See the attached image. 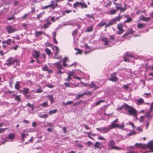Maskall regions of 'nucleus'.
Returning <instances> with one entry per match:
<instances>
[{
  "label": "nucleus",
  "mask_w": 153,
  "mask_h": 153,
  "mask_svg": "<svg viewBox=\"0 0 153 153\" xmlns=\"http://www.w3.org/2000/svg\"><path fill=\"white\" fill-rule=\"evenodd\" d=\"M125 110H128V112L130 115H133L136 119H137V111L133 107L129 105H125Z\"/></svg>",
  "instance_id": "obj_1"
},
{
  "label": "nucleus",
  "mask_w": 153,
  "mask_h": 153,
  "mask_svg": "<svg viewBox=\"0 0 153 153\" xmlns=\"http://www.w3.org/2000/svg\"><path fill=\"white\" fill-rule=\"evenodd\" d=\"M115 142L114 140L113 139H111L108 143V150H121L123 149L119 147L115 146Z\"/></svg>",
  "instance_id": "obj_2"
},
{
  "label": "nucleus",
  "mask_w": 153,
  "mask_h": 153,
  "mask_svg": "<svg viewBox=\"0 0 153 153\" xmlns=\"http://www.w3.org/2000/svg\"><path fill=\"white\" fill-rule=\"evenodd\" d=\"M80 6L81 9L87 8L88 7L87 5L84 2L76 1L73 4V7L74 8H76Z\"/></svg>",
  "instance_id": "obj_3"
},
{
  "label": "nucleus",
  "mask_w": 153,
  "mask_h": 153,
  "mask_svg": "<svg viewBox=\"0 0 153 153\" xmlns=\"http://www.w3.org/2000/svg\"><path fill=\"white\" fill-rule=\"evenodd\" d=\"M121 17L120 16H119L113 19H112L110 20V22L108 24H106V23L105 28L106 29L108 27H109L110 26L112 25L116 22L120 20L121 19Z\"/></svg>",
  "instance_id": "obj_4"
},
{
  "label": "nucleus",
  "mask_w": 153,
  "mask_h": 153,
  "mask_svg": "<svg viewBox=\"0 0 153 153\" xmlns=\"http://www.w3.org/2000/svg\"><path fill=\"white\" fill-rule=\"evenodd\" d=\"M7 62L5 63L6 65L10 66L11 65H13L14 63H17L18 62V60L16 59H14L12 57L9 58L7 60Z\"/></svg>",
  "instance_id": "obj_5"
},
{
  "label": "nucleus",
  "mask_w": 153,
  "mask_h": 153,
  "mask_svg": "<svg viewBox=\"0 0 153 153\" xmlns=\"http://www.w3.org/2000/svg\"><path fill=\"white\" fill-rule=\"evenodd\" d=\"M123 26L122 23L118 24L117 25V28L118 31L117 32L118 34H121L125 31L123 29Z\"/></svg>",
  "instance_id": "obj_6"
},
{
  "label": "nucleus",
  "mask_w": 153,
  "mask_h": 153,
  "mask_svg": "<svg viewBox=\"0 0 153 153\" xmlns=\"http://www.w3.org/2000/svg\"><path fill=\"white\" fill-rule=\"evenodd\" d=\"M7 32L9 33H13L17 30L13 27L11 25H8L6 27Z\"/></svg>",
  "instance_id": "obj_7"
},
{
  "label": "nucleus",
  "mask_w": 153,
  "mask_h": 153,
  "mask_svg": "<svg viewBox=\"0 0 153 153\" xmlns=\"http://www.w3.org/2000/svg\"><path fill=\"white\" fill-rule=\"evenodd\" d=\"M117 75V73L114 72L111 75V77L109 78V80L110 81H112L113 82H115L117 81V78L116 76Z\"/></svg>",
  "instance_id": "obj_8"
},
{
  "label": "nucleus",
  "mask_w": 153,
  "mask_h": 153,
  "mask_svg": "<svg viewBox=\"0 0 153 153\" xmlns=\"http://www.w3.org/2000/svg\"><path fill=\"white\" fill-rule=\"evenodd\" d=\"M134 31L131 28H129L127 30L126 32L122 36V38L126 37L127 36L133 33Z\"/></svg>",
  "instance_id": "obj_9"
},
{
  "label": "nucleus",
  "mask_w": 153,
  "mask_h": 153,
  "mask_svg": "<svg viewBox=\"0 0 153 153\" xmlns=\"http://www.w3.org/2000/svg\"><path fill=\"white\" fill-rule=\"evenodd\" d=\"M103 145L102 143H100L99 142H97L94 144V146L95 149H100L102 147Z\"/></svg>",
  "instance_id": "obj_10"
},
{
  "label": "nucleus",
  "mask_w": 153,
  "mask_h": 153,
  "mask_svg": "<svg viewBox=\"0 0 153 153\" xmlns=\"http://www.w3.org/2000/svg\"><path fill=\"white\" fill-rule=\"evenodd\" d=\"M53 0H52L51 2V4H49L50 7H51L53 9H54L56 7H57L58 5L57 3L55 2Z\"/></svg>",
  "instance_id": "obj_11"
},
{
  "label": "nucleus",
  "mask_w": 153,
  "mask_h": 153,
  "mask_svg": "<svg viewBox=\"0 0 153 153\" xmlns=\"http://www.w3.org/2000/svg\"><path fill=\"white\" fill-rule=\"evenodd\" d=\"M137 104L138 105H140L142 104H147L149 105L148 103H145L144 100L142 98H140L137 100Z\"/></svg>",
  "instance_id": "obj_12"
},
{
  "label": "nucleus",
  "mask_w": 153,
  "mask_h": 153,
  "mask_svg": "<svg viewBox=\"0 0 153 153\" xmlns=\"http://www.w3.org/2000/svg\"><path fill=\"white\" fill-rule=\"evenodd\" d=\"M40 53L39 52L36 50L33 53V57L36 59H38Z\"/></svg>",
  "instance_id": "obj_13"
},
{
  "label": "nucleus",
  "mask_w": 153,
  "mask_h": 153,
  "mask_svg": "<svg viewBox=\"0 0 153 153\" xmlns=\"http://www.w3.org/2000/svg\"><path fill=\"white\" fill-rule=\"evenodd\" d=\"M118 126V124L112 122L111 124L108 126V129L110 130L112 129L117 127Z\"/></svg>",
  "instance_id": "obj_14"
},
{
  "label": "nucleus",
  "mask_w": 153,
  "mask_h": 153,
  "mask_svg": "<svg viewBox=\"0 0 153 153\" xmlns=\"http://www.w3.org/2000/svg\"><path fill=\"white\" fill-rule=\"evenodd\" d=\"M147 147L149 149L153 152V141H150L148 144Z\"/></svg>",
  "instance_id": "obj_15"
},
{
  "label": "nucleus",
  "mask_w": 153,
  "mask_h": 153,
  "mask_svg": "<svg viewBox=\"0 0 153 153\" xmlns=\"http://www.w3.org/2000/svg\"><path fill=\"white\" fill-rule=\"evenodd\" d=\"M151 112L149 111H147L146 113L144 116L145 117H146L148 120H149V119H151L152 117L151 115L150 114V113Z\"/></svg>",
  "instance_id": "obj_16"
},
{
  "label": "nucleus",
  "mask_w": 153,
  "mask_h": 153,
  "mask_svg": "<svg viewBox=\"0 0 153 153\" xmlns=\"http://www.w3.org/2000/svg\"><path fill=\"white\" fill-rule=\"evenodd\" d=\"M68 60V58L67 57H65L62 60V65L64 67H68V65L66 64V62Z\"/></svg>",
  "instance_id": "obj_17"
},
{
  "label": "nucleus",
  "mask_w": 153,
  "mask_h": 153,
  "mask_svg": "<svg viewBox=\"0 0 153 153\" xmlns=\"http://www.w3.org/2000/svg\"><path fill=\"white\" fill-rule=\"evenodd\" d=\"M101 41L104 42V45H108V42L109 41L106 37H105L102 38Z\"/></svg>",
  "instance_id": "obj_18"
},
{
  "label": "nucleus",
  "mask_w": 153,
  "mask_h": 153,
  "mask_svg": "<svg viewBox=\"0 0 153 153\" xmlns=\"http://www.w3.org/2000/svg\"><path fill=\"white\" fill-rule=\"evenodd\" d=\"M43 34L44 35H45V33L43 32L42 31H36L35 32V36L36 37H38L40 36L42 34Z\"/></svg>",
  "instance_id": "obj_19"
},
{
  "label": "nucleus",
  "mask_w": 153,
  "mask_h": 153,
  "mask_svg": "<svg viewBox=\"0 0 153 153\" xmlns=\"http://www.w3.org/2000/svg\"><path fill=\"white\" fill-rule=\"evenodd\" d=\"M89 86L91 88H94L95 90L98 88L97 87L93 82H91L89 85Z\"/></svg>",
  "instance_id": "obj_20"
},
{
  "label": "nucleus",
  "mask_w": 153,
  "mask_h": 153,
  "mask_svg": "<svg viewBox=\"0 0 153 153\" xmlns=\"http://www.w3.org/2000/svg\"><path fill=\"white\" fill-rule=\"evenodd\" d=\"M125 55L127 57H128L130 58H132L134 57V56L132 53L128 52H126Z\"/></svg>",
  "instance_id": "obj_21"
},
{
  "label": "nucleus",
  "mask_w": 153,
  "mask_h": 153,
  "mask_svg": "<svg viewBox=\"0 0 153 153\" xmlns=\"http://www.w3.org/2000/svg\"><path fill=\"white\" fill-rule=\"evenodd\" d=\"M117 12V10L111 8L109 11V14L113 15L115 14Z\"/></svg>",
  "instance_id": "obj_22"
},
{
  "label": "nucleus",
  "mask_w": 153,
  "mask_h": 153,
  "mask_svg": "<svg viewBox=\"0 0 153 153\" xmlns=\"http://www.w3.org/2000/svg\"><path fill=\"white\" fill-rule=\"evenodd\" d=\"M55 64L59 70H61L62 68V66L61 65L60 62H56L55 63Z\"/></svg>",
  "instance_id": "obj_23"
},
{
  "label": "nucleus",
  "mask_w": 153,
  "mask_h": 153,
  "mask_svg": "<svg viewBox=\"0 0 153 153\" xmlns=\"http://www.w3.org/2000/svg\"><path fill=\"white\" fill-rule=\"evenodd\" d=\"M48 22L46 24L44 25L43 28L44 29L48 28L51 24V22L48 21Z\"/></svg>",
  "instance_id": "obj_24"
},
{
  "label": "nucleus",
  "mask_w": 153,
  "mask_h": 153,
  "mask_svg": "<svg viewBox=\"0 0 153 153\" xmlns=\"http://www.w3.org/2000/svg\"><path fill=\"white\" fill-rule=\"evenodd\" d=\"M29 89L27 88H24L23 89L22 92L24 94H27L29 92Z\"/></svg>",
  "instance_id": "obj_25"
},
{
  "label": "nucleus",
  "mask_w": 153,
  "mask_h": 153,
  "mask_svg": "<svg viewBox=\"0 0 153 153\" xmlns=\"http://www.w3.org/2000/svg\"><path fill=\"white\" fill-rule=\"evenodd\" d=\"M151 94L150 93H145L143 95V96L145 97L146 98H149L151 96Z\"/></svg>",
  "instance_id": "obj_26"
},
{
  "label": "nucleus",
  "mask_w": 153,
  "mask_h": 153,
  "mask_svg": "<svg viewBox=\"0 0 153 153\" xmlns=\"http://www.w3.org/2000/svg\"><path fill=\"white\" fill-rule=\"evenodd\" d=\"M45 51L46 53L49 56H50L51 54V52L50 50L47 48L45 49Z\"/></svg>",
  "instance_id": "obj_27"
},
{
  "label": "nucleus",
  "mask_w": 153,
  "mask_h": 153,
  "mask_svg": "<svg viewBox=\"0 0 153 153\" xmlns=\"http://www.w3.org/2000/svg\"><path fill=\"white\" fill-rule=\"evenodd\" d=\"M14 96H15L16 97L15 98V100L18 102H20L21 100V98L20 97V95H17L16 94H14Z\"/></svg>",
  "instance_id": "obj_28"
},
{
  "label": "nucleus",
  "mask_w": 153,
  "mask_h": 153,
  "mask_svg": "<svg viewBox=\"0 0 153 153\" xmlns=\"http://www.w3.org/2000/svg\"><path fill=\"white\" fill-rule=\"evenodd\" d=\"M20 87V85H19V82L18 81L16 82L15 85V89L17 90H18L19 88Z\"/></svg>",
  "instance_id": "obj_29"
},
{
  "label": "nucleus",
  "mask_w": 153,
  "mask_h": 153,
  "mask_svg": "<svg viewBox=\"0 0 153 153\" xmlns=\"http://www.w3.org/2000/svg\"><path fill=\"white\" fill-rule=\"evenodd\" d=\"M15 135L13 133H11L9 134L8 136V138L10 139H12L15 138Z\"/></svg>",
  "instance_id": "obj_30"
},
{
  "label": "nucleus",
  "mask_w": 153,
  "mask_h": 153,
  "mask_svg": "<svg viewBox=\"0 0 153 153\" xmlns=\"http://www.w3.org/2000/svg\"><path fill=\"white\" fill-rule=\"evenodd\" d=\"M26 106L28 107H30L31 108V110L33 111L34 109V106L33 105H31L30 103H27L26 105Z\"/></svg>",
  "instance_id": "obj_31"
},
{
  "label": "nucleus",
  "mask_w": 153,
  "mask_h": 153,
  "mask_svg": "<svg viewBox=\"0 0 153 153\" xmlns=\"http://www.w3.org/2000/svg\"><path fill=\"white\" fill-rule=\"evenodd\" d=\"M145 25L144 24H140L139 23L138 24L137 27L138 29H141L144 27Z\"/></svg>",
  "instance_id": "obj_32"
},
{
  "label": "nucleus",
  "mask_w": 153,
  "mask_h": 153,
  "mask_svg": "<svg viewBox=\"0 0 153 153\" xmlns=\"http://www.w3.org/2000/svg\"><path fill=\"white\" fill-rule=\"evenodd\" d=\"M93 27L92 26L87 27L86 31L88 32L92 31L93 30Z\"/></svg>",
  "instance_id": "obj_33"
},
{
  "label": "nucleus",
  "mask_w": 153,
  "mask_h": 153,
  "mask_svg": "<svg viewBox=\"0 0 153 153\" xmlns=\"http://www.w3.org/2000/svg\"><path fill=\"white\" fill-rule=\"evenodd\" d=\"M106 22H103L102 21L99 23L98 25V27H103L104 25H105Z\"/></svg>",
  "instance_id": "obj_34"
},
{
  "label": "nucleus",
  "mask_w": 153,
  "mask_h": 153,
  "mask_svg": "<svg viewBox=\"0 0 153 153\" xmlns=\"http://www.w3.org/2000/svg\"><path fill=\"white\" fill-rule=\"evenodd\" d=\"M45 13V11H43L42 13H40L37 16V19L39 20L40 18L42 16L43 14V13Z\"/></svg>",
  "instance_id": "obj_35"
},
{
  "label": "nucleus",
  "mask_w": 153,
  "mask_h": 153,
  "mask_svg": "<svg viewBox=\"0 0 153 153\" xmlns=\"http://www.w3.org/2000/svg\"><path fill=\"white\" fill-rule=\"evenodd\" d=\"M15 19V15H12L11 17H8L7 18V20L8 21H10L14 19Z\"/></svg>",
  "instance_id": "obj_36"
},
{
  "label": "nucleus",
  "mask_w": 153,
  "mask_h": 153,
  "mask_svg": "<svg viewBox=\"0 0 153 153\" xmlns=\"http://www.w3.org/2000/svg\"><path fill=\"white\" fill-rule=\"evenodd\" d=\"M78 33V31H77V30L76 29L72 32V35L73 36L75 37L77 36V34Z\"/></svg>",
  "instance_id": "obj_37"
},
{
  "label": "nucleus",
  "mask_w": 153,
  "mask_h": 153,
  "mask_svg": "<svg viewBox=\"0 0 153 153\" xmlns=\"http://www.w3.org/2000/svg\"><path fill=\"white\" fill-rule=\"evenodd\" d=\"M57 111V109H55L53 110H51L49 111V113L50 115L54 114L56 113Z\"/></svg>",
  "instance_id": "obj_38"
},
{
  "label": "nucleus",
  "mask_w": 153,
  "mask_h": 153,
  "mask_svg": "<svg viewBox=\"0 0 153 153\" xmlns=\"http://www.w3.org/2000/svg\"><path fill=\"white\" fill-rule=\"evenodd\" d=\"M12 42V40L10 39H9L7 40H6V44L8 45H10Z\"/></svg>",
  "instance_id": "obj_39"
},
{
  "label": "nucleus",
  "mask_w": 153,
  "mask_h": 153,
  "mask_svg": "<svg viewBox=\"0 0 153 153\" xmlns=\"http://www.w3.org/2000/svg\"><path fill=\"white\" fill-rule=\"evenodd\" d=\"M104 102H105V100H100L99 101L96 102L95 103V106H97L99 105L101 103Z\"/></svg>",
  "instance_id": "obj_40"
},
{
  "label": "nucleus",
  "mask_w": 153,
  "mask_h": 153,
  "mask_svg": "<svg viewBox=\"0 0 153 153\" xmlns=\"http://www.w3.org/2000/svg\"><path fill=\"white\" fill-rule=\"evenodd\" d=\"M75 74V72L74 70H72L71 71L69 72L68 75L70 76H71Z\"/></svg>",
  "instance_id": "obj_41"
},
{
  "label": "nucleus",
  "mask_w": 153,
  "mask_h": 153,
  "mask_svg": "<svg viewBox=\"0 0 153 153\" xmlns=\"http://www.w3.org/2000/svg\"><path fill=\"white\" fill-rule=\"evenodd\" d=\"M136 134V132L133 131H131L128 134H127L128 136H132L133 135H135Z\"/></svg>",
  "instance_id": "obj_42"
},
{
  "label": "nucleus",
  "mask_w": 153,
  "mask_h": 153,
  "mask_svg": "<svg viewBox=\"0 0 153 153\" xmlns=\"http://www.w3.org/2000/svg\"><path fill=\"white\" fill-rule=\"evenodd\" d=\"M82 94L83 95H91L92 94V92L90 91H88L87 92H84Z\"/></svg>",
  "instance_id": "obj_43"
},
{
  "label": "nucleus",
  "mask_w": 153,
  "mask_h": 153,
  "mask_svg": "<svg viewBox=\"0 0 153 153\" xmlns=\"http://www.w3.org/2000/svg\"><path fill=\"white\" fill-rule=\"evenodd\" d=\"M102 131H105V133L108 132L110 130H109L108 129V126L107 127V128L104 127L102 128Z\"/></svg>",
  "instance_id": "obj_44"
},
{
  "label": "nucleus",
  "mask_w": 153,
  "mask_h": 153,
  "mask_svg": "<svg viewBox=\"0 0 153 153\" xmlns=\"http://www.w3.org/2000/svg\"><path fill=\"white\" fill-rule=\"evenodd\" d=\"M48 116L47 114H41L39 116V117L42 118H46Z\"/></svg>",
  "instance_id": "obj_45"
},
{
  "label": "nucleus",
  "mask_w": 153,
  "mask_h": 153,
  "mask_svg": "<svg viewBox=\"0 0 153 153\" xmlns=\"http://www.w3.org/2000/svg\"><path fill=\"white\" fill-rule=\"evenodd\" d=\"M132 20V19L131 17H128L127 19L125 21V23H128L131 22Z\"/></svg>",
  "instance_id": "obj_46"
},
{
  "label": "nucleus",
  "mask_w": 153,
  "mask_h": 153,
  "mask_svg": "<svg viewBox=\"0 0 153 153\" xmlns=\"http://www.w3.org/2000/svg\"><path fill=\"white\" fill-rule=\"evenodd\" d=\"M124 125L123 123L122 124V125L121 126L119 125L118 124V126H117V127L123 130L124 128Z\"/></svg>",
  "instance_id": "obj_47"
},
{
  "label": "nucleus",
  "mask_w": 153,
  "mask_h": 153,
  "mask_svg": "<svg viewBox=\"0 0 153 153\" xmlns=\"http://www.w3.org/2000/svg\"><path fill=\"white\" fill-rule=\"evenodd\" d=\"M8 129V128H0V133L4 132L5 130Z\"/></svg>",
  "instance_id": "obj_48"
},
{
  "label": "nucleus",
  "mask_w": 153,
  "mask_h": 153,
  "mask_svg": "<svg viewBox=\"0 0 153 153\" xmlns=\"http://www.w3.org/2000/svg\"><path fill=\"white\" fill-rule=\"evenodd\" d=\"M85 16L89 18H91L93 19H94L93 14H87L85 15Z\"/></svg>",
  "instance_id": "obj_49"
},
{
  "label": "nucleus",
  "mask_w": 153,
  "mask_h": 153,
  "mask_svg": "<svg viewBox=\"0 0 153 153\" xmlns=\"http://www.w3.org/2000/svg\"><path fill=\"white\" fill-rule=\"evenodd\" d=\"M75 49L78 51V52L76 53V54H81L82 52L81 50L78 49Z\"/></svg>",
  "instance_id": "obj_50"
},
{
  "label": "nucleus",
  "mask_w": 153,
  "mask_h": 153,
  "mask_svg": "<svg viewBox=\"0 0 153 153\" xmlns=\"http://www.w3.org/2000/svg\"><path fill=\"white\" fill-rule=\"evenodd\" d=\"M145 117L143 116H141L140 117V122H143V120L144 119Z\"/></svg>",
  "instance_id": "obj_51"
},
{
  "label": "nucleus",
  "mask_w": 153,
  "mask_h": 153,
  "mask_svg": "<svg viewBox=\"0 0 153 153\" xmlns=\"http://www.w3.org/2000/svg\"><path fill=\"white\" fill-rule=\"evenodd\" d=\"M21 136H22V142H24V139L25 137V134L24 133H23L22 134H21Z\"/></svg>",
  "instance_id": "obj_52"
},
{
  "label": "nucleus",
  "mask_w": 153,
  "mask_h": 153,
  "mask_svg": "<svg viewBox=\"0 0 153 153\" xmlns=\"http://www.w3.org/2000/svg\"><path fill=\"white\" fill-rule=\"evenodd\" d=\"M153 109V102H152L150 105V111L151 112L152 111Z\"/></svg>",
  "instance_id": "obj_53"
},
{
  "label": "nucleus",
  "mask_w": 153,
  "mask_h": 153,
  "mask_svg": "<svg viewBox=\"0 0 153 153\" xmlns=\"http://www.w3.org/2000/svg\"><path fill=\"white\" fill-rule=\"evenodd\" d=\"M83 127L85 128L87 130H90L91 129V128L89 127L87 125H84L83 126Z\"/></svg>",
  "instance_id": "obj_54"
},
{
  "label": "nucleus",
  "mask_w": 153,
  "mask_h": 153,
  "mask_svg": "<svg viewBox=\"0 0 153 153\" xmlns=\"http://www.w3.org/2000/svg\"><path fill=\"white\" fill-rule=\"evenodd\" d=\"M41 105L43 107H46L48 105V103L47 102H44L41 104Z\"/></svg>",
  "instance_id": "obj_55"
},
{
  "label": "nucleus",
  "mask_w": 153,
  "mask_h": 153,
  "mask_svg": "<svg viewBox=\"0 0 153 153\" xmlns=\"http://www.w3.org/2000/svg\"><path fill=\"white\" fill-rule=\"evenodd\" d=\"M151 19V18L148 17L147 18L144 17L143 18V20L144 21H148Z\"/></svg>",
  "instance_id": "obj_56"
},
{
  "label": "nucleus",
  "mask_w": 153,
  "mask_h": 153,
  "mask_svg": "<svg viewBox=\"0 0 153 153\" xmlns=\"http://www.w3.org/2000/svg\"><path fill=\"white\" fill-rule=\"evenodd\" d=\"M123 60L125 62H129V59L127 58V57L125 56L124 57L123 59Z\"/></svg>",
  "instance_id": "obj_57"
},
{
  "label": "nucleus",
  "mask_w": 153,
  "mask_h": 153,
  "mask_svg": "<svg viewBox=\"0 0 153 153\" xmlns=\"http://www.w3.org/2000/svg\"><path fill=\"white\" fill-rule=\"evenodd\" d=\"M137 130L139 132H142L143 131V129L140 127H137Z\"/></svg>",
  "instance_id": "obj_58"
},
{
  "label": "nucleus",
  "mask_w": 153,
  "mask_h": 153,
  "mask_svg": "<svg viewBox=\"0 0 153 153\" xmlns=\"http://www.w3.org/2000/svg\"><path fill=\"white\" fill-rule=\"evenodd\" d=\"M76 146H78L80 148H82L83 147V146L80 144L77 143L76 144Z\"/></svg>",
  "instance_id": "obj_59"
},
{
  "label": "nucleus",
  "mask_w": 153,
  "mask_h": 153,
  "mask_svg": "<svg viewBox=\"0 0 153 153\" xmlns=\"http://www.w3.org/2000/svg\"><path fill=\"white\" fill-rule=\"evenodd\" d=\"M125 105H127V104H126V103H124L123 105H122V106H120V107H119V110H121V109L123 108L124 107H125Z\"/></svg>",
  "instance_id": "obj_60"
},
{
  "label": "nucleus",
  "mask_w": 153,
  "mask_h": 153,
  "mask_svg": "<svg viewBox=\"0 0 153 153\" xmlns=\"http://www.w3.org/2000/svg\"><path fill=\"white\" fill-rule=\"evenodd\" d=\"M86 143H87V144L88 146H90L91 145L93 144V143L91 142L90 141H88Z\"/></svg>",
  "instance_id": "obj_61"
},
{
  "label": "nucleus",
  "mask_w": 153,
  "mask_h": 153,
  "mask_svg": "<svg viewBox=\"0 0 153 153\" xmlns=\"http://www.w3.org/2000/svg\"><path fill=\"white\" fill-rule=\"evenodd\" d=\"M85 48L89 50L90 49V47L87 44H85Z\"/></svg>",
  "instance_id": "obj_62"
},
{
  "label": "nucleus",
  "mask_w": 153,
  "mask_h": 153,
  "mask_svg": "<svg viewBox=\"0 0 153 153\" xmlns=\"http://www.w3.org/2000/svg\"><path fill=\"white\" fill-rule=\"evenodd\" d=\"M64 85L66 86V87H70L69 84V83L67 82H65L64 83Z\"/></svg>",
  "instance_id": "obj_63"
},
{
  "label": "nucleus",
  "mask_w": 153,
  "mask_h": 153,
  "mask_svg": "<svg viewBox=\"0 0 153 153\" xmlns=\"http://www.w3.org/2000/svg\"><path fill=\"white\" fill-rule=\"evenodd\" d=\"M109 39L111 40H114L115 37L111 35L110 36Z\"/></svg>",
  "instance_id": "obj_64"
}]
</instances>
